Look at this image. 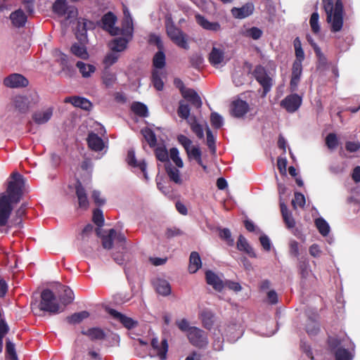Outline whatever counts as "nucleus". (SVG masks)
<instances>
[{"mask_svg": "<svg viewBox=\"0 0 360 360\" xmlns=\"http://www.w3.org/2000/svg\"><path fill=\"white\" fill-rule=\"evenodd\" d=\"M12 181L8 184L7 195H0V226L7 224L13 210L12 203H18L20 201L25 181L22 175L18 172H13L11 175Z\"/></svg>", "mask_w": 360, "mask_h": 360, "instance_id": "f257e3e1", "label": "nucleus"}, {"mask_svg": "<svg viewBox=\"0 0 360 360\" xmlns=\"http://www.w3.org/2000/svg\"><path fill=\"white\" fill-rule=\"evenodd\" d=\"M326 21L330 25L332 32H340L343 27L344 6L342 0H322Z\"/></svg>", "mask_w": 360, "mask_h": 360, "instance_id": "f03ea898", "label": "nucleus"}, {"mask_svg": "<svg viewBox=\"0 0 360 360\" xmlns=\"http://www.w3.org/2000/svg\"><path fill=\"white\" fill-rule=\"evenodd\" d=\"M40 311L51 314H58L64 310L58 302L55 294L50 289H44L41 293V301L39 304Z\"/></svg>", "mask_w": 360, "mask_h": 360, "instance_id": "7ed1b4c3", "label": "nucleus"}, {"mask_svg": "<svg viewBox=\"0 0 360 360\" xmlns=\"http://www.w3.org/2000/svg\"><path fill=\"white\" fill-rule=\"evenodd\" d=\"M166 32L169 39L177 46L185 50L189 49L187 35L172 22H166Z\"/></svg>", "mask_w": 360, "mask_h": 360, "instance_id": "20e7f679", "label": "nucleus"}, {"mask_svg": "<svg viewBox=\"0 0 360 360\" xmlns=\"http://www.w3.org/2000/svg\"><path fill=\"white\" fill-rule=\"evenodd\" d=\"M252 75L263 89L262 96L265 97L273 86V79L269 75L266 68L261 65L255 66Z\"/></svg>", "mask_w": 360, "mask_h": 360, "instance_id": "39448f33", "label": "nucleus"}, {"mask_svg": "<svg viewBox=\"0 0 360 360\" xmlns=\"http://www.w3.org/2000/svg\"><path fill=\"white\" fill-rule=\"evenodd\" d=\"M117 21V17L115 15L109 11L101 18V27L110 33L112 36H117L120 34H126V33L124 32V28L122 26V28L120 29L119 27H115V24Z\"/></svg>", "mask_w": 360, "mask_h": 360, "instance_id": "423d86ee", "label": "nucleus"}, {"mask_svg": "<svg viewBox=\"0 0 360 360\" xmlns=\"http://www.w3.org/2000/svg\"><path fill=\"white\" fill-rule=\"evenodd\" d=\"M177 141L185 149L189 159L193 158L198 163H201V150L198 147L191 148L192 141L190 139L185 135L179 134L177 136Z\"/></svg>", "mask_w": 360, "mask_h": 360, "instance_id": "0eeeda50", "label": "nucleus"}, {"mask_svg": "<svg viewBox=\"0 0 360 360\" xmlns=\"http://www.w3.org/2000/svg\"><path fill=\"white\" fill-rule=\"evenodd\" d=\"M190 343L196 347H203L207 345V338L204 336V331L193 326L187 333Z\"/></svg>", "mask_w": 360, "mask_h": 360, "instance_id": "6e6552de", "label": "nucleus"}, {"mask_svg": "<svg viewBox=\"0 0 360 360\" xmlns=\"http://www.w3.org/2000/svg\"><path fill=\"white\" fill-rule=\"evenodd\" d=\"M302 99L297 94H292L287 96L281 102V106L288 112L293 113L297 111L302 105Z\"/></svg>", "mask_w": 360, "mask_h": 360, "instance_id": "1a4fd4ad", "label": "nucleus"}, {"mask_svg": "<svg viewBox=\"0 0 360 360\" xmlns=\"http://www.w3.org/2000/svg\"><path fill=\"white\" fill-rule=\"evenodd\" d=\"M4 84L9 88H23L29 84L28 79L23 75L13 73L6 77L4 80Z\"/></svg>", "mask_w": 360, "mask_h": 360, "instance_id": "9d476101", "label": "nucleus"}, {"mask_svg": "<svg viewBox=\"0 0 360 360\" xmlns=\"http://www.w3.org/2000/svg\"><path fill=\"white\" fill-rule=\"evenodd\" d=\"M249 110V104L239 98L232 101L230 105V114L236 118L243 117Z\"/></svg>", "mask_w": 360, "mask_h": 360, "instance_id": "9b49d317", "label": "nucleus"}, {"mask_svg": "<svg viewBox=\"0 0 360 360\" xmlns=\"http://www.w3.org/2000/svg\"><path fill=\"white\" fill-rule=\"evenodd\" d=\"M106 311L115 320L120 321L122 326L130 330L137 326L138 322L130 317L111 308H107Z\"/></svg>", "mask_w": 360, "mask_h": 360, "instance_id": "f8f14e48", "label": "nucleus"}, {"mask_svg": "<svg viewBox=\"0 0 360 360\" xmlns=\"http://www.w3.org/2000/svg\"><path fill=\"white\" fill-rule=\"evenodd\" d=\"M127 162L128 165L134 168H137L143 173V177L146 180L148 179V173L146 171L147 163L145 160L138 161L135 156V152L131 149L128 150L127 156Z\"/></svg>", "mask_w": 360, "mask_h": 360, "instance_id": "ddd939ff", "label": "nucleus"}, {"mask_svg": "<svg viewBox=\"0 0 360 360\" xmlns=\"http://www.w3.org/2000/svg\"><path fill=\"white\" fill-rule=\"evenodd\" d=\"M131 34L130 36L127 34H122V37H116L112 39L108 43L110 49L113 52H122L127 48L128 43L132 38Z\"/></svg>", "mask_w": 360, "mask_h": 360, "instance_id": "4468645a", "label": "nucleus"}, {"mask_svg": "<svg viewBox=\"0 0 360 360\" xmlns=\"http://www.w3.org/2000/svg\"><path fill=\"white\" fill-rule=\"evenodd\" d=\"M225 59L224 48L222 45L214 46L208 55V60L213 67H218Z\"/></svg>", "mask_w": 360, "mask_h": 360, "instance_id": "2eb2a0df", "label": "nucleus"}, {"mask_svg": "<svg viewBox=\"0 0 360 360\" xmlns=\"http://www.w3.org/2000/svg\"><path fill=\"white\" fill-rule=\"evenodd\" d=\"M302 74V64L293 62L290 82V89L292 92L296 91L297 90Z\"/></svg>", "mask_w": 360, "mask_h": 360, "instance_id": "dca6fc26", "label": "nucleus"}, {"mask_svg": "<svg viewBox=\"0 0 360 360\" xmlns=\"http://www.w3.org/2000/svg\"><path fill=\"white\" fill-rule=\"evenodd\" d=\"M75 193L78 199L79 207L86 210L89 207V200L84 187L79 179H77L75 184Z\"/></svg>", "mask_w": 360, "mask_h": 360, "instance_id": "f3484780", "label": "nucleus"}, {"mask_svg": "<svg viewBox=\"0 0 360 360\" xmlns=\"http://www.w3.org/2000/svg\"><path fill=\"white\" fill-rule=\"evenodd\" d=\"M86 142L89 149L95 152H100L105 147L103 140L94 132H90L88 134Z\"/></svg>", "mask_w": 360, "mask_h": 360, "instance_id": "a211bd4d", "label": "nucleus"}, {"mask_svg": "<svg viewBox=\"0 0 360 360\" xmlns=\"http://www.w3.org/2000/svg\"><path fill=\"white\" fill-rule=\"evenodd\" d=\"M151 346L156 352L157 356H158L161 360L166 359L167 353L168 352V342L167 339H163L160 345L158 339L154 338L151 340Z\"/></svg>", "mask_w": 360, "mask_h": 360, "instance_id": "6ab92c4d", "label": "nucleus"}, {"mask_svg": "<svg viewBox=\"0 0 360 360\" xmlns=\"http://www.w3.org/2000/svg\"><path fill=\"white\" fill-rule=\"evenodd\" d=\"M255 7L252 3H247L240 8L233 7L231 12L232 15L238 19L245 18L252 14Z\"/></svg>", "mask_w": 360, "mask_h": 360, "instance_id": "aec40b11", "label": "nucleus"}, {"mask_svg": "<svg viewBox=\"0 0 360 360\" xmlns=\"http://www.w3.org/2000/svg\"><path fill=\"white\" fill-rule=\"evenodd\" d=\"M205 280L207 283L217 291L221 292L224 288L223 281L211 270L206 271Z\"/></svg>", "mask_w": 360, "mask_h": 360, "instance_id": "412c9836", "label": "nucleus"}, {"mask_svg": "<svg viewBox=\"0 0 360 360\" xmlns=\"http://www.w3.org/2000/svg\"><path fill=\"white\" fill-rule=\"evenodd\" d=\"M64 102L71 103L75 107L80 108L85 110H89L92 107V103L88 99L80 96L66 97Z\"/></svg>", "mask_w": 360, "mask_h": 360, "instance_id": "4be33fe9", "label": "nucleus"}, {"mask_svg": "<svg viewBox=\"0 0 360 360\" xmlns=\"http://www.w3.org/2000/svg\"><path fill=\"white\" fill-rule=\"evenodd\" d=\"M281 212L283 220L287 229H291L295 226L296 222L292 217L291 212L288 209L287 205L283 202H280Z\"/></svg>", "mask_w": 360, "mask_h": 360, "instance_id": "5701e85b", "label": "nucleus"}, {"mask_svg": "<svg viewBox=\"0 0 360 360\" xmlns=\"http://www.w3.org/2000/svg\"><path fill=\"white\" fill-rule=\"evenodd\" d=\"M10 19L14 27H22L25 26L27 17L22 9H18L11 13Z\"/></svg>", "mask_w": 360, "mask_h": 360, "instance_id": "b1692460", "label": "nucleus"}, {"mask_svg": "<svg viewBox=\"0 0 360 360\" xmlns=\"http://www.w3.org/2000/svg\"><path fill=\"white\" fill-rule=\"evenodd\" d=\"M82 334L88 336L92 341L103 340L106 338L104 330L98 327H93L86 330H82Z\"/></svg>", "mask_w": 360, "mask_h": 360, "instance_id": "393cba45", "label": "nucleus"}, {"mask_svg": "<svg viewBox=\"0 0 360 360\" xmlns=\"http://www.w3.org/2000/svg\"><path fill=\"white\" fill-rule=\"evenodd\" d=\"M197 22L205 30L217 32L221 30V25L217 22H210L204 16L197 15L195 16Z\"/></svg>", "mask_w": 360, "mask_h": 360, "instance_id": "a878e982", "label": "nucleus"}, {"mask_svg": "<svg viewBox=\"0 0 360 360\" xmlns=\"http://www.w3.org/2000/svg\"><path fill=\"white\" fill-rule=\"evenodd\" d=\"M237 248L239 251L245 252L250 257H257V255L255 252L253 248L250 245L246 238L243 235H240L238 236L237 241Z\"/></svg>", "mask_w": 360, "mask_h": 360, "instance_id": "bb28decb", "label": "nucleus"}, {"mask_svg": "<svg viewBox=\"0 0 360 360\" xmlns=\"http://www.w3.org/2000/svg\"><path fill=\"white\" fill-rule=\"evenodd\" d=\"M202 266V262L198 252H191L189 257L188 271L191 274H195Z\"/></svg>", "mask_w": 360, "mask_h": 360, "instance_id": "cd10ccee", "label": "nucleus"}, {"mask_svg": "<svg viewBox=\"0 0 360 360\" xmlns=\"http://www.w3.org/2000/svg\"><path fill=\"white\" fill-rule=\"evenodd\" d=\"M124 13V20L122 22V27L124 28V32L126 33L127 35L130 36L131 34H133V20L132 18L130 15V13L127 7H124L123 9Z\"/></svg>", "mask_w": 360, "mask_h": 360, "instance_id": "c85d7f7f", "label": "nucleus"}, {"mask_svg": "<svg viewBox=\"0 0 360 360\" xmlns=\"http://www.w3.org/2000/svg\"><path fill=\"white\" fill-rule=\"evenodd\" d=\"M53 111L51 108L43 112H36L32 115V119L37 124L46 123L52 117Z\"/></svg>", "mask_w": 360, "mask_h": 360, "instance_id": "c756f323", "label": "nucleus"}, {"mask_svg": "<svg viewBox=\"0 0 360 360\" xmlns=\"http://www.w3.org/2000/svg\"><path fill=\"white\" fill-rule=\"evenodd\" d=\"M71 53L75 56L82 58L87 59L89 53L85 46V43H74L70 48Z\"/></svg>", "mask_w": 360, "mask_h": 360, "instance_id": "7c9ffc66", "label": "nucleus"}, {"mask_svg": "<svg viewBox=\"0 0 360 360\" xmlns=\"http://www.w3.org/2000/svg\"><path fill=\"white\" fill-rule=\"evenodd\" d=\"M101 79L103 84L106 88H111L117 82L116 74L111 72L109 69L105 68Z\"/></svg>", "mask_w": 360, "mask_h": 360, "instance_id": "2f4dec72", "label": "nucleus"}, {"mask_svg": "<svg viewBox=\"0 0 360 360\" xmlns=\"http://www.w3.org/2000/svg\"><path fill=\"white\" fill-rule=\"evenodd\" d=\"M141 134L150 148H155L157 145V137L155 132L148 127H144L141 130Z\"/></svg>", "mask_w": 360, "mask_h": 360, "instance_id": "473e14b6", "label": "nucleus"}, {"mask_svg": "<svg viewBox=\"0 0 360 360\" xmlns=\"http://www.w3.org/2000/svg\"><path fill=\"white\" fill-rule=\"evenodd\" d=\"M166 172L169 177V179L176 184H181L182 179L180 176L179 170L171 164L165 166Z\"/></svg>", "mask_w": 360, "mask_h": 360, "instance_id": "72a5a7b5", "label": "nucleus"}, {"mask_svg": "<svg viewBox=\"0 0 360 360\" xmlns=\"http://www.w3.org/2000/svg\"><path fill=\"white\" fill-rule=\"evenodd\" d=\"M308 41L310 42L311 45L312 46L314 51L315 52V54L318 59V68H325L327 66V58L324 56V54L322 53L321 49L319 46L316 44L314 43L312 41H311L309 39Z\"/></svg>", "mask_w": 360, "mask_h": 360, "instance_id": "f704fd0d", "label": "nucleus"}, {"mask_svg": "<svg viewBox=\"0 0 360 360\" xmlns=\"http://www.w3.org/2000/svg\"><path fill=\"white\" fill-rule=\"evenodd\" d=\"M90 314L87 311H82L74 313L66 317V321L70 324H77L81 323L84 319H87Z\"/></svg>", "mask_w": 360, "mask_h": 360, "instance_id": "c9c22d12", "label": "nucleus"}, {"mask_svg": "<svg viewBox=\"0 0 360 360\" xmlns=\"http://www.w3.org/2000/svg\"><path fill=\"white\" fill-rule=\"evenodd\" d=\"M155 290L160 295L167 296L171 292V287L169 283L162 279H158L155 283Z\"/></svg>", "mask_w": 360, "mask_h": 360, "instance_id": "e433bc0d", "label": "nucleus"}, {"mask_svg": "<svg viewBox=\"0 0 360 360\" xmlns=\"http://www.w3.org/2000/svg\"><path fill=\"white\" fill-rule=\"evenodd\" d=\"M93 221L98 226L96 229V233L98 236H100L101 233V227L104 224V217L103 212L100 209H95L93 212Z\"/></svg>", "mask_w": 360, "mask_h": 360, "instance_id": "4c0bfd02", "label": "nucleus"}, {"mask_svg": "<svg viewBox=\"0 0 360 360\" xmlns=\"http://www.w3.org/2000/svg\"><path fill=\"white\" fill-rule=\"evenodd\" d=\"M188 122L191 127L192 131L200 139L204 138L203 128L201 124L198 123L197 119L195 116L188 120Z\"/></svg>", "mask_w": 360, "mask_h": 360, "instance_id": "58836bf2", "label": "nucleus"}, {"mask_svg": "<svg viewBox=\"0 0 360 360\" xmlns=\"http://www.w3.org/2000/svg\"><path fill=\"white\" fill-rule=\"evenodd\" d=\"M131 110L134 114L141 117L148 116V110L147 106L141 102H134L131 104Z\"/></svg>", "mask_w": 360, "mask_h": 360, "instance_id": "ea45409f", "label": "nucleus"}, {"mask_svg": "<svg viewBox=\"0 0 360 360\" xmlns=\"http://www.w3.org/2000/svg\"><path fill=\"white\" fill-rule=\"evenodd\" d=\"M116 231L114 229L109 230L107 236H101L100 233V238L102 240V245L103 248L110 250L112 248L114 237H115Z\"/></svg>", "mask_w": 360, "mask_h": 360, "instance_id": "a19ab883", "label": "nucleus"}, {"mask_svg": "<svg viewBox=\"0 0 360 360\" xmlns=\"http://www.w3.org/2000/svg\"><path fill=\"white\" fill-rule=\"evenodd\" d=\"M63 288V294L60 296L59 299L62 304L65 307L73 302L74 293L68 286L64 285Z\"/></svg>", "mask_w": 360, "mask_h": 360, "instance_id": "79ce46f5", "label": "nucleus"}, {"mask_svg": "<svg viewBox=\"0 0 360 360\" xmlns=\"http://www.w3.org/2000/svg\"><path fill=\"white\" fill-rule=\"evenodd\" d=\"M14 105L15 108L22 113L26 112L29 109V101L25 96H16L14 99Z\"/></svg>", "mask_w": 360, "mask_h": 360, "instance_id": "37998d69", "label": "nucleus"}, {"mask_svg": "<svg viewBox=\"0 0 360 360\" xmlns=\"http://www.w3.org/2000/svg\"><path fill=\"white\" fill-rule=\"evenodd\" d=\"M298 269L302 278H306L310 272V267L308 259L302 257L298 259Z\"/></svg>", "mask_w": 360, "mask_h": 360, "instance_id": "c03bdc74", "label": "nucleus"}, {"mask_svg": "<svg viewBox=\"0 0 360 360\" xmlns=\"http://www.w3.org/2000/svg\"><path fill=\"white\" fill-rule=\"evenodd\" d=\"M76 66L78 68L80 73L84 77H90L91 74L94 72L96 70L94 65L90 64L86 65L82 61H78Z\"/></svg>", "mask_w": 360, "mask_h": 360, "instance_id": "a18cd8bd", "label": "nucleus"}, {"mask_svg": "<svg viewBox=\"0 0 360 360\" xmlns=\"http://www.w3.org/2000/svg\"><path fill=\"white\" fill-rule=\"evenodd\" d=\"M314 222L317 229L323 236H326L328 235L330 232V226L323 218H317L315 219Z\"/></svg>", "mask_w": 360, "mask_h": 360, "instance_id": "49530a36", "label": "nucleus"}, {"mask_svg": "<svg viewBox=\"0 0 360 360\" xmlns=\"http://www.w3.org/2000/svg\"><path fill=\"white\" fill-rule=\"evenodd\" d=\"M53 55L56 58V61L59 63L62 67L63 70L68 68V57L66 54L59 49H55L53 51Z\"/></svg>", "mask_w": 360, "mask_h": 360, "instance_id": "de8ad7c7", "label": "nucleus"}, {"mask_svg": "<svg viewBox=\"0 0 360 360\" xmlns=\"http://www.w3.org/2000/svg\"><path fill=\"white\" fill-rule=\"evenodd\" d=\"M53 11L60 16L64 15L68 10L65 0H56L53 4Z\"/></svg>", "mask_w": 360, "mask_h": 360, "instance_id": "09e8293b", "label": "nucleus"}, {"mask_svg": "<svg viewBox=\"0 0 360 360\" xmlns=\"http://www.w3.org/2000/svg\"><path fill=\"white\" fill-rule=\"evenodd\" d=\"M165 55L162 51H158L153 59V65L157 69H162L165 66Z\"/></svg>", "mask_w": 360, "mask_h": 360, "instance_id": "8fccbe9b", "label": "nucleus"}, {"mask_svg": "<svg viewBox=\"0 0 360 360\" xmlns=\"http://www.w3.org/2000/svg\"><path fill=\"white\" fill-rule=\"evenodd\" d=\"M152 82L154 87L158 91H162L164 87V83L161 79V72L158 70H153L152 72Z\"/></svg>", "mask_w": 360, "mask_h": 360, "instance_id": "3c124183", "label": "nucleus"}, {"mask_svg": "<svg viewBox=\"0 0 360 360\" xmlns=\"http://www.w3.org/2000/svg\"><path fill=\"white\" fill-rule=\"evenodd\" d=\"M155 155L157 160L162 162L169 161L168 151L165 146H159L155 149Z\"/></svg>", "mask_w": 360, "mask_h": 360, "instance_id": "603ef678", "label": "nucleus"}, {"mask_svg": "<svg viewBox=\"0 0 360 360\" xmlns=\"http://www.w3.org/2000/svg\"><path fill=\"white\" fill-rule=\"evenodd\" d=\"M219 236L220 238L225 241L228 245L233 246L234 245V240L232 238L231 233L229 229H220Z\"/></svg>", "mask_w": 360, "mask_h": 360, "instance_id": "864d4df0", "label": "nucleus"}, {"mask_svg": "<svg viewBox=\"0 0 360 360\" xmlns=\"http://www.w3.org/2000/svg\"><path fill=\"white\" fill-rule=\"evenodd\" d=\"M325 142L328 148L331 150L335 149L339 144L338 139L335 133H329L326 137Z\"/></svg>", "mask_w": 360, "mask_h": 360, "instance_id": "5fc2aeb1", "label": "nucleus"}, {"mask_svg": "<svg viewBox=\"0 0 360 360\" xmlns=\"http://www.w3.org/2000/svg\"><path fill=\"white\" fill-rule=\"evenodd\" d=\"M200 317L205 328L210 329L213 325V314L209 311H203Z\"/></svg>", "mask_w": 360, "mask_h": 360, "instance_id": "6e6d98bb", "label": "nucleus"}, {"mask_svg": "<svg viewBox=\"0 0 360 360\" xmlns=\"http://www.w3.org/2000/svg\"><path fill=\"white\" fill-rule=\"evenodd\" d=\"M319 15L317 11L314 12L310 17L309 24L311 31L314 34H318L320 32V26L319 24Z\"/></svg>", "mask_w": 360, "mask_h": 360, "instance_id": "4d7b16f0", "label": "nucleus"}, {"mask_svg": "<svg viewBox=\"0 0 360 360\" xmlns=\"http://www.w3.org/2000/svg\"><path fill=\"white\" fill-rule=\"evenodd\" d=\"M119 57L120 55L117 54V52L112 51L111 53H108L103 59L105 68L109 69L111 65L118 60Z\"/></svg>", "mask_w": 360, "mask_h": 360, "instance_id": "13d9d810", "label": "nucleus"}, {"mask_svg": "<svg viewBox=\"0 0 360 360\" xmlns=\"http://www.w3.org/2000/svg\"><path fill=\"white\" fill-rule=\"evenodd\" d=\"M27 206L25 204L21 206L16 210L15 216L13 219V223L16 226H20L22 224V219L26 214Z\"/></svg>", "mask_w": 360, "mask_h": 360, "instance_id": "bf43d9fd", "label": "nucleus"}, {"mask_svg": "<svg viewBox=\"0 0 360 360\" xmlns=\"http://www.w3.org/2000/svg\"><path fill=\"white\" fill-rule=\"evenodd\" d=\"M87 30L84 29L83 30V26H80V20L77 21L76 38L79 43H86L87 41Z\"/></svg>", "mask_w": 360, "mask_h": 360, "instance_id": "052dcab7", "label": "nucleus"}, {"mask_svg": "<svg viewBox=\"0 0 360 360\" xmlns=\"http://www.w3.org/2000/svg\"><path fill=\"white\" fill-rule=\"evenodd\" d=\"M211 125L214 129H219L223 125V118L217 112H213L210 115Z\"/></svg>", "mask_w": 360, "mask_h": 360, "instance_id": "680f3d73", "label": "nucleus"}, {"mask_svg": "<svg viewBox=\"0 0 360 360\" xmlns=\"http://www.w3.org/2000/svg\"><path fill=\"white\" fill-rule=\"evenodd\" d=\"M191 109L188 104H185L183 101L179 102V105L177 110L178 115L185 120H188L190 115Z\"/></svg>", "mask_w": 360, "mask_h": 360, "instance_id": "e2e57ef3", "label": "nucleus"}, {"mask_svg": "<svg viewBox=\"0 0 360 360\" xmlns=\"http://www.w3.org/2000/svg\"><path fill=\"white\" fill-rule=\"evenodd\" d=\"M305 203L306 201L304 195L300 192H295V199L292 200V205L293 209L296 210L297 206H299L300 207L302 208L304 207Z\"/></svg>", "mask_w": 360, "mask_h": 360, "instance_id": "0e129e2a", "label": "nucleus"}, {"mask_svg": "<svg viewBox=\"0 0 360 360\" xmlns=\"http://www.w3.org/2000/svg\"><path fill=\"white\" fill-rule=\"evenodd\" d=\"M169 155L170 158L178 167H183L184 162L181 158L179 157V150L176 148H172L170 149Z\"/></svg>", "mask_w": 360, "mask_h": 360, "instance_id": "69168bd1", "label": "nucleus"}, {"mask_svg": "<svg viewBox=\"0 0 360 360\" xmlns=\"http://www.w3.org/2000/svg\"><path fill=\"white\" fill-rule=\"evenodd\" d=\"M335 360H352L351 353L345 348H338L335 353Z\"/></svg>", "mask_w": 360, "mask_h": 360, "instance_id": "338daca9", "label": "nucleus"}, {"mask_svg": "<svg viewBox=\"0 0 360 360\" xmlns=\"http://www.w3.org/2000/svg\"><path fill=\"white\" fill-rule=\"evenodd\" d=\"M203 60L202 56L199 53H193L189 57V61L191 66L196 69L200 68L202 66Z\"/></svg>", "mask_w": 360, "mask_h": 360, "instance_id": "774afa93", "label": "nucleus"}]
</instances>
